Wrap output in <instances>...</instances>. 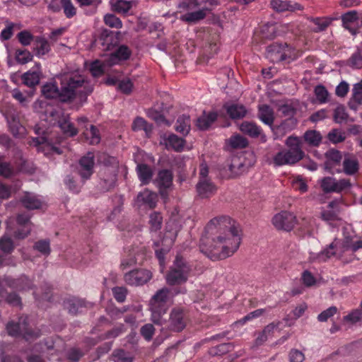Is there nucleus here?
I'll return each instance as SVG.
<instances>
[{"instance_id": "obj_5", "label": "nucleus", "mask_w": 362, "mask_h": 362, "mask_svg": "<svg viewBox=\"0 0 362 362\" xmlns=\"http://www.w3.org/2000/svg\"><path fill=\"white\" fill-rule=\"evenodd\" d=\"M6 330L10 337L17 338L22 336L25 341L34 340L40 336L39 331H35L29 327L27 318L23 317H19L18 322H8Z\"/></svg>"}, {"instance_id": "obj_1", "label": "nucleus", "mask_w": 362, "mask_h": 362, "mask_svg": "<svg viewBox=\"0 0 362 362\" xmlns=\"http://www.w3.org/2000/svg\"><path fill=\"white\" fill-rule=\"evenodd\" d=\"M228 222L230 219L227 217H219L211 219L205 227L204 234L199 242L200 251L211 259L216 261L226 259L233 255L239 248L241 238L238 230L233 226L229 227L230 238L218 235L216 239L213 237L214 230H218L216 226Z\"/></svg>"}, {"instance_id": "obj_63", "label": "nucleus", "mask_w": 362, "mask_h": 362, "mask_svg": "<svg viewBox=\"0 0 362 362\" xmlns=\"http://www.w3.org/2000/svg\"><path fill=\"white\" fill-rule=\"evenodd\" d=\"M261 32L264 38L273 39L276 36V28L274 24H266L263 25Z\"/></svg>"}, {"instance_id": "obj_52", "label": "nucleus", "mask_w": 362, "mask_h": 362, "mask_svg": "<svg viewBox=\"0 0 362 362\" xmlns=\"http://www.w3.org/2000/svg\"><path fill=\"white\" fill-rule=\"evenodd\" d=\"M33 249L44 255H49L51 252L49 240H40L37 241L33 245Z\"/></svg>"}, {"instance_id": "obj_64", "label": "nucleus", "mask_w": 362, "mask_h": 362, "mask_svg": "<svg viewBox=\"0 0 362 362\" xmlns=\"http://www.w3.org/2000/svg\"><path fill=\"white\" fill-rule=\"evenodd\" d=\"M352 98L359 105H362V81L354 85Z\"/></svg>"}, {"instance_id": "obj_42", "label": "nucleus", "mask_w": 362, "mask_h": 362, "mask_svg": "<svg viewBox=\"0 0 362 362\" xmlns=\"http://www.w3.org/2000/svg\"><path fill=\"white\" fill-rule=\"evenodd\" d=\"M228 143L233 149L244 148L248 146L247 139L240 134L232 136Z\"/></svg>"}, {"instance_id": "obj_62", "label": "nucleus", "mask_w": 362, "mask_h": 362, "mask_svg": "<svg viewBox=\"0 0 362 362\" xmlns=\"http://www.w3.org/2000/svg\"><path fill=\"white\" fill-rule=\"evenodd\" d=\"M155 332V328L152 324L148 323L143 325L140 329L141 336L146 340L151 341Z\"/></svg>"}, {"instance_id": "obj_30", "label": "nucleus", "mask_w": 362, "mask_h": 362, "mask_svg": "<svg viewBox=\"0 0 362 362\" xmlns=\"http://www.w3.org/2000/svg\"><path fill=\"white\" fill-rule=\"evenodd\" d=\"M42 94L48 99H58L62 102L61 88L55 83H46L42 86Z\"/></svg>"}, {"instance_id": "obj_11", "label": "nucleus", "mask_w": 362, "mask_h": 362, "mask_svg": "<svg viewBox=\"0 0 362 362\" xmlns=\"http://www.w3.org/2000/svg\"><path fill=\"white\" fill-rule=\"evenodd\" d=\"M186 325L185 310L181 307L173 308L170 313L168 329L173 332H180L185 328Z\"/></svg>"}, {"instance_id": "obj_25", "label": "nucleus", "mask_w": 362, "mask_h": 362, "mask_svg": "<svg viewBox=\"0 0 362 362\" xmlns=\"http://www.w3.org/2000/svg\"><path fill=\"white\" fill-rule=\"evenodd\" d=\"M210 11L211 9L204 7L198 11L188 12L184 15H182L180 18L182 21L189 24L197 23V22L204 19L207 13Z\"/></svg>"}, {"instance_id": "obj_18", "label": "nucleus", "mask_w": 362, "mask_h": 362, "mask_svg": "<svg viewBox=\"0 0 362 362\" xmlns=\"http://www.w3.org/2000/svg\"><path fill=\"white\" fill-rule=\"evenodd\" d=\"M88 303L78 297L72 296L63 301V306L70 315H77L83 312V309L88 307Z\"/></svg>"}, {"instance_id": "obj_34", "label": "nucleus", "mask_w": 362, "mask_h": 362, "mask_svg": "<svg viewBox=\"0 0 362 362\" xmlns=\"http://www.w3.org/2000/svg\"><path fill=\"white\" fill-rule=\"evenodd\" d=\"M83 136L86 140L92 145L98 144L100 141V135L99 129L94 125L90 124L83 132Z\"/></svg>"}, {"instance_id": "obj_57", "label": "nucleus", "mask_w": 362, "mask_h": 362, "mask_svg": "<svg viewBox=\"0 0 362 362\" xmlns=\"http://www.w3.org/2000/svg\"><path fill=\"white\" fill-rule=\"evenodd\" d=\"M328 139L333 144L342 142L346 136L344 132L338 129H332L327 134Z\"/></svg>"}, {"instance_id": "obj_13", "label": "nucleus", "mask_w": 362, "mask_h": 362, "mask_svg": "<svg viewBox=\"0 0 362 362\" xmlns=\"http://www.w3.org/2000/svg\"><path fill=\"white\" fill-rule=\"evenodd\" d=\"M153 277L152 272L148 269H139L129 272L124 276L125 281L131 286H142L148 283Z\"/></svg>"}, {"instance_id": "obj_40", "label": "nucleus", "mask_w": 362, "mask_h": 362, "mask_svg": "<svg viewBox=\"0 0 362 362\" xmlns=\"http://www.w3.org/2000/svg\"><path fill=\"white\" fill-rule=\"evenodd\" d=\"M184 144V139L175 134L170 135L165 141L167 148H172L175 151H181L183 148Z\"/></svg>"}, {"instance_id": "obj_45", "label": "nucleus", "mask_w": 362, "mask_h": 362, "mask_svg": "<svg viewBox=\"0 0 362 362\" xmlns=\"http://www.w3.org/2000/svg\"><path fill=\"white\" fill-rule=\"evenodd\" d=\"M308 20L316 25V28H313V31L315 33L325 30L331 23V21L328 18H325L308 17Z\"/></svg>"}, {"instance_id": "obj_61", "label": "nucleus", "mask_w": 362, "mask_h": 362, "mask_svg": "<svg viewBox=\"0 0 362 362\" xmlns=\"http://www.w3.org/2000/svg\"><path fill=\"white\" fill-rule=\"evenodd\" d=\"M343 320L352 324L360 322L362 320V310L361 309H355L345 315Z\"/></svg>"}, {"instance_id": "obj_46", "label": "nucleus", "mask_w": 362, "mask_h": 362, "mask_svg": "<svg viewBox=\"0 0 362 362\" xmlns=\"http://www.w3.org/2000/svg\"><path fill=\"white\" fill-rule=\"evenodd\" d=\"M314 93L319 103L323 104L329 102V93L323 85L316 86Z\"/></svg>"}, {"instance_id": "obj_8", "label": "nucleus", "mask_w": 362, "mask_h": 362, "mask_svg": "<svg viewBox=\"0 0 362 362\" xmlns=\"http://www.w3.org/2000/svg\"><path fill=\"white\" fill-rule=\"evenodd\" d=\"M247 160H230L226 165L220 169L223 177L234 178L247 172L249 167L254 165L255 162L246 163ZM251 161V160H248Z\"/></svg>"}, {"instance_id": "obj_3", "label": "nucleus", "mask_w": 362, "mask_h": 362, "mask_svg": "<svg viewBox=\"0 0 362 362\" xmlns=\"http://www.w3.org/2000/svg\"><path fill=\"white\" fill-rule=\"evenodd\" d=\"M187 289L163 287L158 289L149 300V310L151 313V320L157 325H163L167 322L164 315L167 313L170 304L169 301L179 293H185Z\"/></svg>"}, {"instance_id": "obj_6", "label": "nucleus", "mask_w": 362, "mask_h": 362, "mask_svg": "<svg viewBox=\"0 0 362 362\" xmlns=\"http://www.w3.org/2000/svg\"><path fill=\"white\" fill-rule=\"evenodd\" d=\"M266 57L273 63L296 58L295 49L287 43H273L267 47Z\"/></svg>"}, {"instance_id": "obj_50", "label": "nucleus", "mask_w": 362, "mask_h": 362, "mask_svg": "<svg viewBox=\"0 0 362 362\" xmlns=\"http://www.w3.org/2000/svg\"><path fill=\"white\" fill-rule=\"evenodd\" d=\"M347 65L354 69L362 68V54L360 49H357L351 54L347 61Z\"/></svg>"}, {"instance_id": "obj_23", "label": "nucleus", "mask_w": 362, "mask_h": 362, "mask_svg": "<svg viewBox=\"0 0 362 362\" xmlns=\"http://www.w3.org/2000/svg\"><path fill=\"white\" fill-rule=\"evenodd\" d=\"M199 196L202 198H209L216 192V187L207 179L199 180L196 186Z\"/></svg>"}, {"instance_id": "obj_39", "label": "nucleus", "mask_w": 362, "mask_h": 362, "mask_svg": "<svg viewBox=\"0 0 362 362\" xmlns=\"http://www.w3.org/2000/svg\"><path fill=\"white\" fill-rule=\"evenodd\" d=\"M233 349L234 345L233 343H223L216 346L211 347L209 350V354L212 356H222L233 351Z\"/></svg>"}, {"instance_id": "obj_43", "label": "nucleus", "mask_w": 362, "mask_h": 362, "mask_svg": "<svg viewBox=\"0 0 362 362\" xmlns=\"http://www.w3.org/2000/svg\"><path fill=\"white\" fill-rule=\"evenodd\" d=\"M33 55L26 49H18L16 50L15 59L20 64H25L31 62Z\"/></svg>"}, {"instance_id": "obj_10", "label": "nucleus", "mask_w": 362, "mask_h": 362, "mask_svg": "<svg viewBox=\"0 0 362 362\" xmlns=\"http://www.w3.org/2000/svg\"><path fill=\"white\" fill-rule=\"evenodd\" d=\"M173 174L171 170L163 169L158 171L155 183L158 187L161 198L167 200L169 197V190L172 189Z\"/></svg>"}, {"instance_id": "obj_36", "label": "nucleus", "mask_w": 362, "mask_h": 362, "mask_svg": "<svg viewBox=\"0 0 362 362\" xmlns=\"http://www.w3.org/2000/svg\"><path fill=\"white\" fill-rule=\"evenodd\" d=\"M3 298L4 301L11 306L19 307L21 308L23 306L21 297L16 291H11L8 293L6 290V292L4 293L3 296H0L1 302L2 301Z\"/></svg>"}, {"instance_id": "obj_4", "label": "nucleus", "mask_w": 362, "mask_h": 362, "mask_svg": "<svg viewBox=\"0 0 362 362\" xmlns=\"http://www.w3.org/2000/svg\"><path fill=\"white\" fill-rule=\"evenodd\" d=\"M191 271L190 266L180 256L177 255L173 265L166 274V282L170 286L181 285L188 280Z\"/></svg>"}, {"instance_id": "obj_35", "label": "nucleus", "mask_w": 362, "mask_h": 362, "mask_svg": "<svg viewBox=\"0 0 362 362\" xmlns=\"http://www.w3.org/2000/svg\"><path fill=\"white\" fill-rule=\"evenodd\" d=\"M132 129L134 132L144 130L146 136L150 137L153 130V125L148 124L143 117H136L132 123Z\"/></svg>"}, {"instance_id": "obj_19", "label": "nucleus", "mask_w": 362, "mask_h": 362, "mask_svg": "<svg viewBox=\"0 0 362 362\" xmlns=\"http://www.w3.org/2000/svg\"><path fill=\"white\" fill-rule=\"evenodd\" d=\"M270 6L277 13H283L286 11L294 12L296 11H302L303 9V6L297 2L284 0H271Z\"/></svg>"}, {"instance_id": "obj_17", "label": "nucleus", "mask_w": 362, "mask_h": 362, "mask_svg": "<svg viewBox=\"0 0 362 362\" xmlns=\"http://www.w3.org/2000/svg\"><path fill=\"white\" fill-rule=\"evenodd\" d=\"M288 150L284 158H303L305 153L302 149V143L298 137L290 136L285 142Z\"/></svg>"}, {"instance_id": "obj_33", "label": "nucleus", "mask_w": 362, "mask_h": 362, "mask_svg": "<svg viewBox=\"0 0 362 362\" xmlns=\"http://www.w3.org/2000/svg\"><path fill=\"white\" fill-rule=\"evenodd\" d=\"M358 18L359 17L358 16V12L356 11L353 10L348 11L341 16L343 26L346 29L349 30L351 33V34L355 35L356 30L354 28L351 26V25L353 23L357 21Z\"/></svg>"}, {"instance_id": "obj_16", "label": "nucleus", "mask_w": 362, "mask_h": 362, "mask_svg": "<svg viewBox=\"0 0 362 362\" xmlns=\"http://www.w3.org/2000/svg\"><path fill=\"white\" fill-rule=\"evenodd\" d=\"M119 33H115L106 28L101 30L98 36V42L103 51L112 50L119 43L118 35Z\"/></svg>"}, {"instance_id": "obj_22", "label": "nucleus", "mask_w": 362, "mask_h": 362, "mask_svg": "<svg viewBox=\"0 0 362 362\" xmlns=\"http://www.w3.org/2000/svg\"><path fill=\"white\" fill-rule=\"evenodd\" d=\"M136 171L141 184L146 185L152 180L154 168L146 163H138Z\"/></svg>"}, {"instance_id": "obj_54", "label": "nucleus", "mask_w": 362, "mask_h": 362, "mask_svg": "<svg viewBox=\"0 0 362 362\" xmlns=\"http://www.w3.org/2000/svg\"><path fill=\"white\" fill-rule=\"evenodd\" d=\"M104 22L106 25L113 28H121L122 27V21L115 15L107 13L104 16Z\"/></svg>"}, {"instance_id": "obj_56", "label": "nucleus", "mask_w": 362, "mask_h": 362, "mask_svg": "<svg viewBox=\"0 0 362 362\" xmlns=\"http://www.w3.org/2000/svg\"><path fill=\"white\" fill-rule=\"evenodd\" d=\"M17 38L22 45L28 46L31 44L33 40L35 41V37L30 31L24 30L18 33Z\"/></svg>"}, {"instance_id": "obj_51", "label": "nucleus", "mask_w": 362, "mask_h": 362, "mask_svg": "<svg viewBox=\"0 0 362 362\" xmlns=\"http://www.w3.org/2000/svg\"><path fill=\"white\" fill-rule=\"evenodd\" d=\"M60 4L66 18H71L76 16V8L71 2V0H60Z\"/></svg>"}, {"instance_id": "obj_37", "label": "nucleus", "mask_w": 362, "mask_h": 362, "mask_svg": "<svg viewBox=\"0 0 362 362\" xmlns=\"http://www.w3.org/2000/svg\"><path fill=\"white\" fill-rule=\"evenodd\" d=\"M175 130L184 136L189 132L190 117L189 115H182L177 118L175 124Z\"/></svg>"}, {"instance_id": "obj_31", "label": "nucleus", "mask_w": 362, "mask_h": 362, "mask_svg": "<svg viewBox=\"0 0 362 362\" xmlns=\"http://www.w3.org/2000/svg\"><path fill=\"white\" fill-rule=\"evenodd\" d=\"M134 1L126 0H110L111 10L117 13L126 14L132 8Z\"/></svg>"}, {"instance_id": "obj_47", "label": "nucleus", "mask_w": 362, "mask_h": 362, "mask_svg": "<svg viewBox=\"0 0 362 362\" xmlns=\"http://www.w3.org/2000/svg\"><path fill=\"white\" fill-rule=\"evenodd\" d=\"M303 137L305 141L314 146H318L322 140L321 134L315 130L305 132Z\"/></svg>"}, {"instance_id": "obj_7", "label": "nucleus", "mask_w": 362, "mask_h": 362, "mask_svg": "<svg viewBox=\"0 0 362 362\" xmlns=\"http://www.w3.org/2000/svg\"><path fill=\"white\" fill-rule=\"evenodd\" d=\"M49 116L52 117L57 122V126L62 132L69 137H74L78 133V130L75 127L74 124L71 122L69 114L64 113L62 110L52 108L50 111L47 110Z\"/></svg>"}, {"instance_id": "obj_9", "label": "nucleus", "mask_w": 362, "mask_h": 362, "mask_svg": "<svg viewBox=\"0 0 362 362\" xmlns=\"http://www.w3.org/2000/svg\"><path fill=\"white\" fill-rule=\"evenodd\" d=\"M320 185L325 194L341 193L345 189L351 188V183L349 179L337 180L334 177L327 176L320 180Z\"/></svg>"}, {"instance_id": "obj_14", "label": "nucleus", "mask_w": 362, "mask_h": 362, "mask_svg": "<svg viewBox=\"0 0 362 362\" xmlns=\"http://www.w3.org/2000/svg\"><path fill=\"white\" fill-rule=\"evenodd\" d=\"M272 223L277 229L291 231L296 224L297 219L293 214L284 211L273 217Z\"/></svg>"}, {"instance_id": "obj_20", "label": "nucleus", "mask_w": 362, "mask_h": 362, "mask_svg": "<svg viewBox=\"0 0 362 362\" xmlns=\"http://www.w3.org/2000/svg\"><path fill=\"white\" fill-rule=\"evenodd\" d=\"M239 129L244 134L251 138H257L260 136L262 142L267 141V137L265 134L262 133V129L253 122L245 121L242 122L239 127Z\"/></svg>"}, {"instance_id": "obj_58", "label": "nucleus", "mask_w": 362, "mask_h": 362, "mask_svg": "<svg viewBox=\"0 0 362 362\" xmlns=\"http://www.w3.org/2000/svg\"><path fill=\"white\" fill-rule=\"evenodd\" d=\"M147 115L149 118L154 120L159 125L163 124L170 125L168 122L165 118L164 115L156 110H149L147 112Z\"/></svg>"}, {"instance_id": "obj_2", "label": "nucleus", "mask_w": 362, "mask_h": 362, "mask_svg": "<svg viewBox=\"0 0 362 362\" xmlns=\"http://www.w3.org/2000/svg\"><path fill=\"white\" fill-rule=\"evenodd\" d=\"M60 81L62 103H70L78 96L84 103L93 90V86L84 76L78 72H69L58 77Z\"/></svg>"}, {"instance_id": "obj_29", "label": "nucleus", "mask_w": 362, "mask_h": 362, "mask_svg": "<svg viewBox=\"0 0 362 362\" xmlns=\"http://www.w3.org/2000/svg\"><path fill=\"white\" fill-rule=\"evenodd\" d=\"M136 201L139 203L147 205L151 209L156 206L157 195L148 189H145L138 194Z\"/></svg>"}, {"instance_id": "obj_44", "label": "nucleus", "mask_w": 362, "mask_h": 362, "mask_svg": "<svg viewBox=\"0 0 362 362\" xmlns=\"http://www.w3.org/2000/svg\"><path fill=\"white\" fill-rule=\"evenodd\" d=\"M163 216L160 213L154 211L149 216L150 230L153 232L159 230L162 227Z\"/></svg>"}, {"instance_id": "obj_27", "label": "nucleus", "mask_w": 362, "mask_h": 362, "mask_svg": "<svg viewBox=\"0 0 362 362\" xmlns=\"http://www.w3.org/2000/svg\"><path fill=\"white\" fill-rule=\"evenodd\" d=\"M218 114L211 112L208 114L204 111L203 115L197 119L196 126L200 130H206L217 119Z\"/></svg>"}, {"instance_id": "obj_12", "label": "nucleus", "mask_w": 362, "mask_h": 362, "mask_svg": "<svg viewBox=\"0 0 362 362\" xmlns=\"http://www.w3.org/2000/svg\"><path fill=\"white\" fill-rule=\"evenodd\" d=\"M4 281L9 288L21 292L29 291L35 287L33 279L25 274H21L18 278L6 277Z\"/></svg>"}, {"instance_id": "obj_26", "label": "nucleus", "mask_w": 362, "mask_h": 362, "mask_svg": "<svg viewBox=\"0 0 362 362\" xmlns=\"http://www.w3.org/2000/svg\"><path fill=\"white\" fill-rule=\"evenodd\" d=\"M227 114L232 119H240L245 117L247 110L243 105L225 104L223 105Z\"/></svg>"}, {"instance_id": "obj_55", "label": "nucleus", "mask_w": 362, "mask_h": 362, "mask_svg": "<svg viewBox=\"0 0 362 362\" xmlns=\"http://www.w3.org/2000/svg\"><path fill=\"white\" fill-rule=\"evenodd\" d=\"M341 160H326L324 163V169L331 174L340 173Z\"/></svg>"}, {"instance_id": "obj_32", "label": "nucleus", "mask_w": 362, "mask_h": 362, "mask_svg": "<svg viewBox=\"0 0 362 362\" xmlns=\"http://www.w3.org/2000/svg\"><path fill=\"white\" fill-rule=\"evenodd\" d=\"M258 117L265 124L272 126L274 121V110L268 105L259 106Z\"/></svg>"}, {"instance_id": "obj_48", "label": "nucleus", "mask_w": 362, "mask_h": 362, "mask_svg": "<svg viewBox=\"0 0 362 362\" xmlns=\"http://www.w3.org/2000/svg\"><path fill=\"white\" fill-rule=\"evenodd\" d=\"M349 115L343 105H338L334 110L333 119L334 122L341 124L347 120Z\"/></svg>"}, {"instance_id": "obj_24", "label": "nucleus", "mask_w": 362, "mask_h": 362, "mask_svg": "<svg viewBox=\"0 0 362 362\" xmlns=\"http://www.w3.org/2000/svg\"><path fill=\"white\" fill-rule=\"evenodd\" d=\"M94 160H78L76 170L83 180H88L94 172Z\"/></svg>"}, {"instance_id": "obj_28", "label": "nucleus", "mask_w": 362, "mask_h": 362, "mask_svg": "<svg viewBox=\"0 0 362 362\" xmlns=\"http://www.w3.org/2000/svg\"><path fill=\"white\" fill-rule=\"evenodd\" d=\"M41 72L38 70H29L21 76L23 83L29 87L35 88L40 83Z\"/></svg>"}, {"instance_id": "obj_49", "label": "nucleus", "mask_w": 362, "mask_h": 362, "mask_svg": "<svg viewBox=\"0 0 362 362\" xmlns=\"http://www.w3.org/2000/svg\"><path fill=\"white\" fill-rule=\"evenodd\" d=\"M114 362H133V358L124 349H115L112 354Z\"/></svg>"}, {"instance_id": "obj_15", "label": "nucleus", "mask_w": 362, "mask_h": 362, "mask_svg": "<svg viewBox=\"0 0 362 362\" xmlns=\"http://www.w3.org/2000/svg\"><path fill=\"white\" fill-rule=\"evenodd\" d=\"M132 51L128 46L122 45L119 46L115 51L110 53L104 59L103 64L107 66H112L119 64L122 61H126L130 58Z\"/></svg>"}, {"instance_id": "obj_41", "label": "nucleus", "mask_w": 362, "mask_h": 362, "mask_svg": "<svg viewBox=\"0 0 362 362\" xmlns=\"http://www.w3.org/2000/svg\"><path fill=\"white\" fill-rule=\"evenodd\" d=\"M15 245L11 237L4 235L0 238V250L5 255H9L13 252Z\"/></svg>"}, {"instance_id": "obj_21", "label": "nucleus", "mask_w": 362, "mask_h": 362, "mask_svg": "<svg viewBox=\"0 0 362 362\" xmlns=\"http://www.w3.org/2000/svg\"><path fill=\"white\" fill-rule=\"evenodd\" d=\"M19 201L23 206L28 210L39 209L42 207V201L32 192H25Z\"/></svg>"}, {"instance_id": "obj_60", "label": "nucleus", "mask_w": 362, "mask_h": 362, "mask_svg": "<svg viewBox=\"0 0 362 362\" xmlns=\"http://www.w3.org/2000/svg\"><path fill=\"white\" fill-rule=\"evenodd\" d=\"M33 144L35 146H40L41 145H42V148H45L47 147V148H49L54 152L57 155H60L61 154V151L59 148L57 147H55V146H49L47 144V139L45 137V136H38V137H36V138H34L33 139Z\"/></svg>"}, {"instance_id": "obj_53", "label": "nucleus", "mask_w": 362, "mask_h": 362, "mask_svg": "<svg viewBox=\"0 0 362 362\" xmlns=\"http://www.w3.org/2000/svg\"><path fill=\"white\" fill-rule=\"evenodd\" d=\"M343 170L346 175H354L358 170L357 160H344Z\"/></svg>"}, {"instance_id": "obj_38", "label": "nucleus", "mask_w": 362, "mask_h": 362, "mask_svg": "<svg viewBox=\"0 0 362 362\" xmlns=\"http://www.w3.org/2000/svg\"><path fill=\"white\" fill-rule=\"evenodd\" d=\"M34 50L37 56H42L47 54L50 50L48 41L42 37H35Z\"/></svg>"}, {"instance_id": "obj_59", "label": "nucleus", "mask_w": 362, "mask_h": 362, "mask_svg": "<svg viewBox=\"0 0 362 362\" xmlns=\"http://www.w3.org/2000/svg\"><path fill=\"white\" fill-rule=\"evenodd\" d=\"M64 185L70 192L78 194L81 191V187L77 184L76 181L71 175H67L64 180Z\"/></svg>"}]
</instances>
